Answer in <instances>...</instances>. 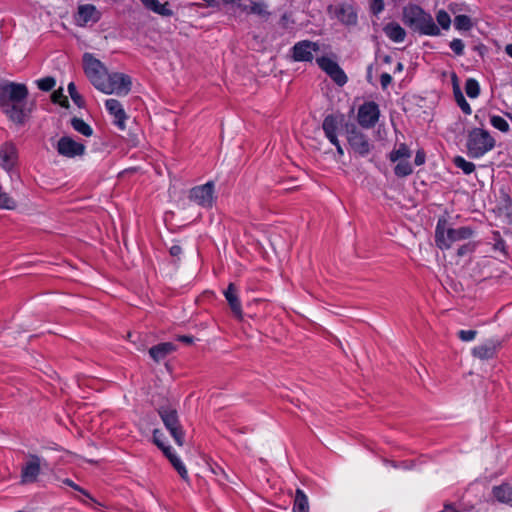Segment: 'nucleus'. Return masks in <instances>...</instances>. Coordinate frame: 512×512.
I'll use <instances>...</instances> for the list:
<instances>
[{
    "mask_svg": "<svg viewBox=\"0 0 512 512\" xmlns=\"http://www.w3.org/2000/svg\"><path fill=\"white\" fill-rule=\"evenodd\" d=\"M402 20L414 32H436L433 18L418 5L404 7Z\"/></svg>",
    "mask_w": 512,
    "mask_h": 512,
    "instance_id": "obj_4",
    "label": "nucleus"
},
{
    "mask_svg": "<svg viewBox=\"0 0 512 512\" xmlns=\"http://www.w3.org/2000/svg\"><path fill=\"white\" fill-rule=\"evenodd\" d=\"M336 18L344 24H353L357 20V14L353 6L349 4H341L335 9Z\"/></svg>",
    "mask_w": 512,
    "mask_h": 512,
    "instance_id": "obj_25",
    "label": "nucleus"
},
{
    "mask_svg": "<svg viewBox=\"0 0 512 512\" xmlns=\"http://www.w3.org/2000/svg\"><path fill=\"white\" fill-rule=\"evenodd\" d=\"M344 121V115H334L329 114L325 116L323 123H322V129L324 131V134L326 138L330 141L331 144H336L337 131L339 129V125Z\"/></svg>",
    "mask_w": 512,
    "mask_h": 512,
    "instance_id": "obj_17",
    "label": "nucleus"
},
{
    "mask_svg": "<svg viewBox=\"0 0 512 512\" xmlns=\"http://www.w3.org/2000/svg\"><path fill=\"white\" fill-rule=\"evenodd\" d=\"M500 347V341L490 339L485 343L474 347L472 349V355L480 360H489L497 355V351Z\"/></svg>",
    "mask_w": 512,
    "mask_h": 512,
    "instance_id": "obj_19",
    "label": "nucleus"
},
{
    "mask_svg": "<svg viewBox=\"0 0 512 512\" xmlns=\"http://www.w3.org/2000/svg\"><path fill=\"white\" fill-rule=\"evenodd\" d=\"M385 32H399V33H402V32H405V31L399 25H395L391 29H390L389 26H387L385 28Z\"/></svg>",
    "mask_w": 512,
    "mask_h": 512,
    "instance_id": "obj_53",
    "label": "nucleus"
},
{
    "mask_svg": "<svg viewBox=\"0 0 512 512\" xmlns=\"http://www.w3.org/2000/svg\"><path fill=\"white\" fill-rule=\"evenodd\" d=\"M333 145L336 147L337 154L340 155V156H343L344 155V151H343L342 146L340 145V142H339L338 138L336 139V144H333Z\"/></svg>",
    "mask_w": 512,
    "mask_h": 512,
    "instance_id": "obj_54",
    "label": "nucleus"
},
{
    "mask_svg": "<svg viewBox=\"0 0 512 512\" xmlns=\"http://www.w3.org/2000/svg\"><path fill=\"white\" fill-rule=\"evenodd\" d=\"M347 142L354 154L365 157L373 149L369 137L364 134L354 123L345 124Z\"/></svg>",
    "mask_w": 512,
    "mask_h": 512,
    "instance_id": "obj_8",
    "label": "nucleus"
},
{
    "mask_svg": "<svg viewBox=\"0 0 512 512\" xmlns=\"http://www.w3.org/2000/svg\"><path fill=\"white\" fill-rule=\"evenodd\" d=\"M380 83L383 90L387 89V87L392 83V76L389 73H382L380 75Z\"/></svg>",
    "mask_w": 512,
    "mask_h": 512,
    "instance_id": "obj_46",
    "label": "nucleus"
},
{
    "mask_svg": "<svg viewBox=\"0 0 512 512\" xmlns=\"http://www.w3.org/2000/svg\"><path fill=\"white\" fill-rule=\"evenodd\" d=\"M51 99L53 103L60 104L61 106H68V99L63 94V90L60 88L59 90H55L52 95Z\"/></svg>",
    "mask_w": 512,
    "mask_h": 512,
    "instance_id": "obj_41",
    "label": "nucleus"
},
{
    "mask_svg": "<svg viewBox=\"0 0 512 512\" xmlns=\"http://www.w3.org/2000/svg\"><path fill=\"white\" fill-rule=\"evenodd\" d=\"M319 67L339 86L347 83L348 78L339 64L329 57L322 56L316 59Z\"/></svg>",
    "mask_w": 512,
    "mask_h": 512,
    "instance_id": "obj_12",
    "label": "nucleus"
},
{
    "mask_svg": "<svg viewBox=\"0 0 512 512\" xmlns=\"http://www.w3.org/2000/svg\"><path fill=\"white\" fill-rule=\"evenodd\" d=\"M318 50L319 46L316 42L303 40L297 42L291 48V55L294 61L311 62L313 60V54Z\"/></svg>",
    "mask_w": 512,
    "mask_h": 512,
    "instance_id": "obj_14",
    "label": "nucleus"
},
{
    "mask_svg": "<svg viewBox=\"0 0 512 512\" xmlns=\"http://www.w3.org/2000/svg\"><path fill=\"white\" fill-rule=\"evenodd\" d=\"M496 145L495 139L489 131L482 128H473L467 135V154L470 158H480L491 151Z\"/></svg>",
    "mask_w": 512,
    "mask_h": 512,
    "instance_id": "obj_3",
    "label": "nucleus"
},
{
    "mask_svg": "<svg viewBox=\"0 0 512 512\" xmlns=\"http://www.w3.org/2000/svg\"><path fill=\"white\" fill-rule=\"evenodd\" d=\"M464 88L469 98H477L480 95V85L474 78H468Z\"/></svg>",
    "mask_w": 512,
    "mask_h": 512,
    "instance_id": "obj_33",
    "label": "nucleus"
},
{
    "mask_svg": "<svg viewBox=\"0 0 512 512\" xmlns=\"http://www.w3.org/2000/svg\"><path fill=\"white\" fill-rule=\"evenodd\" d=\"M425 161H426V153L423 149H419L416 152V155L414 158V163L416 166H421L425 163Z\"/></svg>",
    "mask_w": 512,
    "mask_h": 512,
    "instance_id": "obj_45",
    "label": "nucleus"
},
{
    "mask_svg": "<svg viewBox=\"0 0 512 512\" xmlns=\"http://www.w3.org/2000/svg\"><path fill=\"white\" fill-rule=\"evenodd\" d=\"M173 457H178L173 451L169 455H167V458L169 461H171V459H173Z\"/></svg>",
    "mask_w": 512,
    "mask_h": 512,
    "instance_id": "obj_60",
    "label": "nucleus"
},
{
    "mask_svg": "<svg viewBox=\"0 0 512 512\" xmlns=\"http://www.w3.org/2000/svg\"><path fill=\"white\" fill-rule=\"evenodd\" d=\"M505 116L508 117L512 122V113L506 112Z\"/></svg>",
    "mask_w": 512,
    "mask_h": 512,
    "instance_id": "obj_62",
    "label": "nucleus"
},
{
    "mask_svg": "<svg viewBox=\"0 0 512 512\" xmlns=\"http://www.w3.org/2000/svg\"><path fill=\"white\" fill-rule=\"evenodd\" d=\"M157 412L170 435L178 446L185 443V431L179 421L177 410L171 405H163L157 409Z\"/></svg>",
    "mask_w": 512,
    "mask_h": 512,
    "instance_id": "obj_5",
    "label": "nucleus"
},
{
    "mask_svg": "<svg viewBox=\"0 0 512 512\" xmlns=\"http://www.w3.org/2000/svg\"><path fill=\"white\" fill-rule=\"evenodd\" d=\"M454 165L461 169L464 174L469 175L475 171V164L473 162L467 161L462 156H455L453 158Z\"/></svg>",
    "mask_w": 512,
    "mask_h": 512,
    "instance_id": "obj_31",
    "label": "nucleus"
},
{
    "mask_svg": "<svg viewBox=\"0 0 512 512\" xmlns=\"http://www.w3.org/2000/svg\"><path fill=\"white\" fill-rule=\"evenodd\" d=\"M454 27L459 31H469L472 29V20L466 15H456L454 18Z\"/></svg>",
    "mask_w": 512,
    "mask_h": 512,
    "instance_id": "obj_32",
    "label": "nucleus"
},
{
    "mask_svg": "<svg viewBox=\"0 0 512 512\" xmlns=\"http://www.w3.org/2000/svg\"><path fill=\"white\" fill-rule=\"evenodd\" d=\"M176 349H177V346L174 343L162 342V343L152 346L148 350V353L154 362L160 363L161 361L165 360L168 355L175 352Z\"/></svg>",
    "mask_w": 512,
    "mask_h": 512,
    "instance_id": "obj_22",
    "label": "nucleus"
},
{
    "mask_svg": "<svg viewBox=\"0 0 512 512\" xmlns=\"http://www.w3.org/2000/svg\"><path fill=\"white\" fill-rule=\"evenodd\" d=\"M493 497L501 502L512 506V485L503 483L499 486H494L492 489Z\"/></svg>",
    "mask_w": 512,
    "mask_h": 512,
    "instance_id": "obj_26",
    "label": "nucleus"
},
{
    "mask_svg": "<svg viewBox=\"0 0 512 512\" xmlns=\"http://www.w3.org/2000/svg\"><path fill=\"white\" fill-rule=\"evenodd\" d=\"M458 338L464 342L472 341L477 335L476 330H460L457 333Z\"/></svg>",
    "mask_w": 512,
    "mask_h": 512,
    "instance_id": "obj_42",
    "label": "nucleus"
},
{
    "mask_svg": "<svg viewBox=\"0 0 512 512\" xmlns=\"http://www.w3.org/2000/svg\"><path fill=\"white\" fill-rule=\"evenodd\" d=\"M28 94V88L25 84L16 82L0 84V106L14 123L23 124L25 122Z\"/></svg>",
    "mask_w": 512,
    "mask_h": 512,
    "instance_id": "obj_1",
    "label": "nucleus"
},
{
    "mask_svg": "<svg viewBox=\"0 0 512 512\" xmlns=\"http://www.w3.org/2000/svg\"><path fill=\"white\" fill-rule=\"evenodd\" d=\"M436 20L443 30H448L450 28L451 17L446 11L439 10L436 15Z\"/></svg>",
    "mask_w": 512,
    "mask_h": 512,
    "instance_id": "obj_38",
    "label": "nucleus"
},
{
    "mask_svg": "<svg viewBox=\"0 0 512 512\" xmlns=\"http://www.w3.org/2000/svg\"><path fill=\"white\" fill-rule=\"evenodd\" d=\"M169 254L174 257V258H177L178 260L180 259V256L182 254V248L179 244H174L172 245L170 248H169Z\"/></svg>",
    "mask_w": 512,
    "mask_h": 512,
    "instance_id": "obj_48",
    "label": "nucleus"
},
{
    "mask_svg": "<svg viewBox=\"0 0 512 512\" xmlns=\"http://www.w3.org/2000/svg\"><path fill=\"white\" fill-rule=\"evenodd\" d=\"M404 69V65L401 63V62H398L396 64V67L394 69V73H397V72H402Z\"/></svg>",
    "mask_w": 512,
    "mask_h": 512,
    "instance_id": "obj_57",
    "label": "nucleus"
},
{
    "mask_svg": "<svg viewBox=\"0 0 512 512\" xmlns=\"http://www.w3.org/2000/svg\"><path fill=\"white\" fill-rule=\"evenodd\" d=\"M505 52L512 58V44L506 45Z\"/></svg>",
    "mask_w": 512,
    "mask_h": 512,
    "instance_id": "obj_58",
    "label": "nucleus"
},
{
    "mask_svg": "<svg viewBox=\"0 0 512 512\" xmlns=\"http://www.w3.org/2000/svg\"><path fill=\"white\" fill-rule=\"evenodd\" d=\"M490 124L502 133H507L510 130L508 122L499 115L490 116Z\"/></svg>",
    "mask_w": 512,
    "mask_h": 512,
    "instance_id": "obj_34",
    "label": "nucleus"
},
{
    "mask_svg": "<svg viewBox=\"0 0 512 512\" xmlns=\"http://www.w3.org/2000/svg\"><path fill=\"white\" fill-rule=\"evenodd\" d=\"M163 434L160 432L159 434H157V439H161L160 436H162Z\"/></svg>",
    "mask_w": 512,
    "mask_h": 512,
    "instance_id": "obj_63",
    "label": "nucleus"
},
{
    "mask_svg": "<svg viewBox=\"0 0 512 512\" xmlns=\"http://www.w3.org/2000/svg\"><path fill=\"white\" fill-rule=\"evenodd\" d=\"M71 126L75 131L86 137H90L93 135V129L91 128V126L81 118L73 117L71 119Z\"/></svg>",
    "mask_w": 512,
    "mask_h": 512,
    "instance_id": "obj_30",
    "label": "nucleus"
},
{
    "mask_svg": "<svg viewBox=\"0 0 512 512\" xmlns=\"http://www.w3.org/2000/svg\"><path fill=\"white\" fill-rule=\"evenodd\" d=\"M141 3L149 10L162 15H170L171 11L168 8V3H160L159 0H140Z\"/></svg>",
    "mask_w": 512,
    "mask_h": 512,
    "instance_id": "obj_29",
    "label": "nucleus"
},
{
    "mask_svg": "<svg viewBox=\"0 0 512 512\" xmlns=\"http://www.w3.org/2000/svg\"><path fill=\"white\" fill-rule=\"evenodd\" d=\"M18 152L16 146L12 142H5L0 146V161L2 167L11 171L17 164Z\"/></svg>",
    "mask_w": 512,
    "mask_h": 512,
    "instance_id": "obj_18",
    "label": "nucleus"
},
{
    "mask_svg": "<svg viewBox=\"0 0 512 512\" xmlns=\"http://www.w3.org/2000/svg\"><path fill=\"white\" fill-rule=\"evenodd\" d=\"M41 471V460L37 455H30L21 469V483H34Z\"/></svg>",
    "mask_w": 512,
    "mask_h": 512,
    "instance_id": "obj_16",
    "label": "nucleus"
},
{
    "mask_svg": "<svg viewBox=\"0 0 512 512\" xmlns=\"http://www.w3.org/2000/svg\"><path fill=\"white\" fill-rule=\"evenodd\" d=\"M384 61H385L386 63H389V62L391 61V57H390V56H385V57H384Z\"/></svg>",
    "mask_w": 512,
    "mask_h": 512,
    "instance_id": "obj_61",
    "label": "nucleus"
},
{
    "mask_svg": "<svg viewBox=\"0 0 512 512\" xmlns=\"http://www.w3.org/2000/svg\"><path fill=\"white\" fill-rule=\"evenodd\" d=\"M36 83H37V87L41 91L48 92V91H51L55 87L56 80L52 76H47V77L37 80Z\"/></svg>",
    "mask_w": 512,
    "mask_h": 512,
    "instance_id": "obj_36",
    "label": "nucleus"
},
{
    "mask_svg": "<svg viewBox=\"0 0 512 512\" xmlns=\"http://www.w3.org/2000/svg\"><path fill=\"white\" fill-rule=\"evenodd\" d=\"M293 512H309L308 497L300 488L295 491Z\"/></svg>",
    "mask_w": 512,
    "mask_h": 512,
    "instance_id": "obj_28",
    "label": "nucleus"
},
{
    "mask_svg": "<svg viewBox=\"0 0 512 512\" xmlns=\"http://www.w3.org/2000/svg\"><path fill=\"white\" fill-rule=\"evenodd\" d=\"M505 241L503 239H500L499 241L496 242L495 244V249H499L501 251H505Z\"/></svg>",
    "mask_w": 512,
    "mask_h": 512,
    "instance_id": "obj_55",
    "label": "nucleus"
},
{
    "mask_svg": "<svg viewBox=\"0 0 512 512\" xmlns=\"http://www.w3.org/2000/svg\"><path fill=\"white\" fill-rule=\"evenodd\" d=\"M384 8V0H373L371 4V10L373 14H379Z\"/></svg>",
    "mask_w": 512,
    "mask_h": 512,
    "instance_id": "obj_47",
    "label": "nucleus"
},
{
    "mask_svg": "<svg viewBox=\"0 0 512 512\" xmlns=\"http://www.w3.org/2000/svg\"><path fill=\"white\" fill-rule=\"evenodd\" d=\"M105 107L110 115L114 117L113 123L120 129H125V120L127 115L123 109L122 104L117 99H107L105 101Z\"/></svg>",
    "mask_w": 512,
    "mask_h": 512,
    "instance_id": "obj_20",
    "label": "nucleus"
},
{
    "mask_svg": "<svg viewBox=\"0 0 512 512\" xmlns=\"http://www.w3.org/2000/svg\"><path fill=\"white\" fill-rule=\"evenodd\" d=\"M450 48L456 55L461 56L464 52V43L461 39H453L450 42Z\"/></svg>",
    "mask_w": 512,
    "mask_h": 512,
    "instance_id": "obj_43",
    "label": "nucleus"
},
{
    "mask_svg": "<svg viewBox=\"0 0 512 512\" xmlns=\"http://www.w3.org/2000/svg\"><path fill=\"white\" fill-rule=\"evenodd\" d=\"M103 85L104 86H102L101 92L105 94L126 96L131 91L132 80L131 77L127 74L120 72H108Z\"/></svg>",
    "mask_w": 512,
    "mask_h": 512,
    "instance_id": "obj_9",
    "label": "nucleus"
},
{
    "mask_svg": "<svg viewBox=\"0 0 512 512\" xmlns=\"http://www.w3.org/2000/svg\"><path fill=\"white\" fill-rule=\"evenodd\" d=\"M160 433L159 429H154L153 431V443L163 452V454L167 457L172 452V448L168 445H165L161 439H157V434Z\"/></svg>",
    "mask_w": 512,
    "mask_h": 512,
    "instance_id": "obj_40",
    "label": "nucleus"
},
{
    "mask_svg": "<svg viewBox=\"0 0 512 512\" xmlns=\"http://www.w3.org/2000/svg\"><path fill=\"white\" fill-rule=\"evenodd\" d=\"M178 341L183 342L187 345H190L194 342V337L190 335H180L178 336Z\"/></svg>",
    "mask_w": 512,
    "mask_h": 512,
    "instance_id": "obj_51",
    "label": "nucleus"
},
{
    "mask_svg": "<svg viewBox=\"0 0 512 512\" xmlns=\"http://www.w3.org/2000/svg\"><path fill=\"white\" fill-rule=\"evenodd\" d=\"M170 463L172 464L174 469L178 472L179 476L183 480L188 481V479H189L188 471H187L185 465L180 460V458L179 457H173V459H171Z\"/></svg>",
    "mask_w": 512,
    "mask_h": 512,
    "instance_id": "obj_37",
    "label": "nucleus"
},
{
    "mask_svg": "<svg viewBox=\"0 0 512 512\" xmlns=\"http://www.w3.org/2000/svg\"><path fill=\"white\" fill-rule=\"evenodd\" d=\"M412 156V151L406 143H398L396 136V143L392 151L388 154V159L392 163H396L394 167V174L397 177L403 178L413 173L412 165L407 161Z\"/></svg>",
    "mask_w": 512,
    "mask_h": 512,
    "instance_id": "obj_7",
    "label": "nucleus"
},
{
    "mask_svg": "<svg viewBox=\"0 0 512 512\" xmlns=\"http://www.w3.org/2000/svg\"><path fill=\"white\" fill-rule=\"evenodd\" d=\"M56 150L61 156L74 158L77 156H83L85 154L86 147L84 144L75 141L69 136H63L58 140Z\"/></svg>",
    "mask_w": 512,
    "mask_h": 512,
    "instance_id": "obj_13",
    "label": "nucleus"
},
{
    "mask_svg": "<svg viewBox=\"0 0 512 512\" xmlns=\"http://www.w3.org/2000/svg\"><path fill=\"white\" fill-rule=\"evenodd\" d=\"M451 10H452V13H456V11L454 10V8L451 6Z\"/></svg>",
    "mask_w": 512,
    "mask_h": 512,
    "instance_id": "obj_64",
    "label": "nucleus"
},
{
    "mask_svg": "<svg viewBox=\"0 0 512 512\" xmlns=\"http://www.w3.org/2000/svg\"><path fill=\"white\" fill-rule=\"evenodd\" d=\"M474 234L475 231L470 226L451 228L448 226V220L441 217L438 219L435 228V244L440 250H448L453 243L468 240Z\"/></svg>",
    "mask_w": 512,
    "mask_h": 512,
    "instance_id": "obj_2",
    "label": "nucleus"
},
{
    "mask_svg": "<svg viewBox=\"0 0 512 512\" xmlns=\"http://www.w3.org/2000/svg\"><path fill=\"white\" fill-rule=\"evenodd\" d=\"M188 197L190 201L195 202L203 208H211L215 200L214 183L209 181L203 185L191 188Z\"/></svg>",
    "mask_w": 512,
    "mask_h": 512,
    "instance_id": "obj_11",
    "label": "nucleus"
},
{
    "mask_svg": "<svg viewBox=\"0 0 512 512\" xmlns=\"http://www.w3.org/2000/svg\"><path fill=\"white\" fill-rule=\"evenodd\" d=\"M101 18V12L93 4H81L77 8L75 21L78 26L85 27L98 22Z\"/></svg>",
    "mask_w": 512,
    "mask_h": 512,
    "instance_id": "obj_15",
    "label": "nucleus"
},
{
    "mask_svg": "<svg viewBox=\"0 0 512 512\" xmlns=\"http://www.w3.org/2000/svg\"><path fill=\"white\" fill-rule=\"evenodd\" d=\"M203 2H205V4L209 7H213L216 5V0H202Z\"/></svg>",
    "mask_w": 512,
    "mask_h": 512,
    "instance_id": "obj_59",
    "label": "nucleus"
},
{
    "mask_svg": "<svg viewBox=\"0 0 512 512\" xmlns=\"http://www.w3.org/2000/svg\"><path fill=\"white\" fill-rule=\"evenodd\" d=\"M82 66L85 76L88 78L90 83L99 91L107 77V67L92 53H84L82 56Z\"/></svg>",
    "mask_w": 512,
    "mask_h": 512,
    "instance_id": "obj_6",
    "label": "nucleus"
},
{
    "mask_svg": "<svg viewBox=\"0 0 512 512\" xmlns=\"http://www.w3.org/2000/svg\"><path fill=\"white\" fill-rule=\"evenodd\" d=\"M475 250V245L471 243H466L460 246L457 250V256L463 257L468 253H472Z\"/></svg>",
    "mask_w": 512,
    "mask_h": 512,
    "instance_id": "obj_44",
    "label": "nucleus"
},
{
    "mask_svg": "<svg viewBox=\"0 0 512 512\" xmlns=\"http://www.w3.org/2000/svg\"><path fill=\"white\" fill-rule=\"evenodd\" d=\"M68 92L72 101L79 107L82 108L85 104L84 98L78 93L74 82L68 84Z\"/></svg>",
    "mask_w": 512,
    "mask_h": 512,
    "instance_id": "obj_35",
    "label": "nucleus"
},
{
    "mask_svg": "<svg viewBox=\"0 0 512 512\" xmlns=\"http://www.w3.org/2000/svg\"><path fill=\"white\" fill-rule=\"evenodd\" d=\"M380 115L379 105L374 101H366L358 108L357 122L364 129H372L378 123Z\"/></svg>",
    "mask_w": 512,
    "mask_h": 512,
    "instance_id": "obj_10",
    "label": "nucleus"
},
{
    "mask_svg": "<svg viewBox=\"0 0 512 512\" xmlns=\"http://www.w3.org/2000/svg\"><path fill=\"white\" fill-rule=\"evenodd\" d=\"M247 1L248 0H223V2L225 4L235 6V7L239 8L240 10L245 5V2H247Z\"/></svg>",
    "mask_w": 512,
    "mask_h": 512,
    "instance_id": "obj_49",
    "label": "nucleus"
},
{
    "mask_svg": "<svg viewBox=\"0 0 512 512\" xmlns=\"http://www.w3.org/2000/svg\"><path fill=\"white\" fill-rule=\"evenodd\" d=\"M372 65L367 68V81L371 83L372 81Z\"/></svg>",
    "mask_w": 512,
    "mask_h": 512,
    "instance_id": "obj_56",
    "label": "nucleus"
},
{
    "mask_svg": "<svg viewBox=\"0 0 512 512\" xmlns=\"http://www.w3.org/2000/svg\"><path fill=\"white\" fill-rule=\"evenodd\" d=\"M224 296L228 302V305L233 313V315L238 319L242 320L243 311L241 301L237 294V288L234 283H230L227 289L224 291Z\"/></svg>",
    "mask_w": 512,
    "mask_h": 512,
    "instance_id": "obj_21",
    "label": "nucleus"
},
{
    "mask_svg": "<svg viewBox=\"0 0 512 512\" xmlns=\"http://www.w3.org/2000/svg\"><path fill=\"white\" fill-rule=\"evenodd\" d=\"M62 483L67 485V486H69V487H71L75 491L80 492L81 494H83L85 497H87L88 499H90L94 503H97V501L92 497V495L87 490H85L82 487H80L78 484H76L71 479L65 478V479L62 480Z\"/></svg>",
    "mask_w": 512,
    "mask_h": 512,
    "instance_id": "obj_39",
    "label": "nucleus"
},
{
    "mask_svg": "<svg viewBox=\"0 0 512 512\" xmlns=\"http://www.w3.org/2000/svg\"><path fill=\"white\" fill-rule=\"evenodd\" d=\"M242 12L265 19L270 15L268 4L263 0H248L241 9Z\"/></svg>",
    "mask_w": 512,
    "mask_h": 512,
    "instance_id": "obj_23",
    "label": "nucleus"
},
{
    "mask_svg": "<svg viewBox=\"0 0 512 512\" xmlns=\"http://www.w3.org/2000/svg\"><path fill=\"white\" fill-rule=\"evenodd\" d=\"M452 79H453V94H454L455 101L464 114L470 115L472 113L471 106L465 99V97L457 83V77L455 74L453 75Z\"/></svg>",
    "mask_w": 512,
    "mask_h": 512,
    "instance_id": "obj_27",
    "label": "nucleus"
},
{
    "mask_svg": "<svg viewBox=\"0 0 512 512\" xmlns=\"http://www.w3.org/2000/svg\"><path fill=\"white\" fill-rule=\"evenodd\" d=\"M406 35L407 34H388L389 38L395 43L403 42Z\"/></svg>",
    "mask_w": 512,
    "mask_h": 512,
    "instance_id": "obj_50",
    "label": "nucleus"
},
{
    "mask_svg": "<svg viewBox=\"0 0 512 512\" xmlns=\"http://www.w3.org/2000/svg\"><path fill=\"white\" fill-rule=\"evenodd\" d=\"M133 41L140 47L142 54L147 56L161 50L160 44L152 39L149 34H137Z\"/></svg>",
    "mask_w": 512,
    "mask_h": 512,
    "instance_id": "obj_24",
    "label": "nucleus"
},
{
    "mask_svg": "<svg viewBox=\"0 0 512 512\" xmlns=\"http://www.w3.org/2000/svg\"><path fill=\"white\" fill-rule=\"evenodd\" d=\"M439 512H461L457 510L452 503H445L443 509Z\"/></svg>",
    "mask_w": 512,
    "mask_h": 512,
    "instance_id": "obj_52",
    "label": "nucleus"
}]
</instances>
